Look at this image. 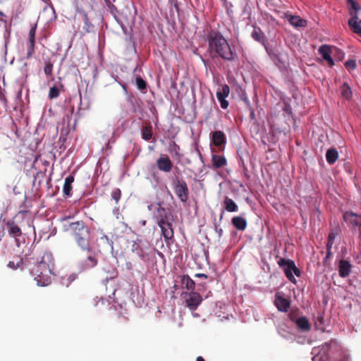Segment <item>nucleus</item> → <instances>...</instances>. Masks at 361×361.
Masks as SVG:
<instances>
[{
    "instance_id": "obj_1",
    "label": "nucleus",
    "mask_w": 361,
    "mask_h": 361,
    "mask_svg": "<svg viewBox=\"0 0 361 361\" xmlns=\"http://www.w3.org/2000/svg\"><path fill=\"white\" fill-rule=\"evenodd\" d=\"M208 51L211 54H215L224 61H233L237 54L229 45L227 40L219 32L211 31L207 35Z\"/></svg>"
},
{
    "instance_id": "obj_2",
    "label": "nucleus",
    "mask_w": 361,
    "mask_h": 361,
    "mask_svg": "<svg viewBox=\"0 0 361 361\" xmlns=\"http://www.w3.org/2000/svg\"><path fill=\"white\" fill-rule=\"evenodd\" d=\"M53 266L51 254L44 253L39 261L33 264L32 267L27 266V269L38 286H46L51 281L50 274H52Z\"/></svg>"
},
{
    "instance_id": "obj_3",
    "label": "nucleus",
    "mask_w": 361,
    "mask_h": 361,
    "mask_svg": "<svg viewBox=\"0 0 361 361\" xmlns=\"http://www.w3.org/2000/svg\"><path fill=\"white\" fill-rule=\"evenodd\" d=\"M64 230L70 232L80 249H88L90 243V231L82 221H76L64 225Z\"/></svg>"
},
{
    "instance_id": "obj_4",
    "label": "nucleus",
    "mask_w": 361,
    "mask_h": 361,
    "mask_svg": "<svg viewBox=\"0 0 361 361\" xmlns=\"http://www.w3.org/2000/svg\"><path fill=\"white\" fill-rule=\"evenodd\" d=\"M28 212L27 210L20 209L13 219L8 220L6 223V229L8 233L11 238L16 239V243L18 245V238L21 236L22 231L20 226H22L21 222L24 219L25 215Z\"/></svg>"
},
{
    "instance_id": "obj_5",
    "label": "nucleus",
    "mask_w": 361,
    "mask_h": 361,
    "mask_svg": "<svg viewBox=\"0 0 361 361\" xmlns=\"http://www.w3.org/2000/svg\"><path fill=\"white\" fill-rule=\"evenodd\" d=\"M85 255L81 257L79 262V269L81 271H85L96 267L98 264L97 255L89 243L88 249H81Z\"/></svg>"
},
{
    "instance_id": "obj_6",
    "label": "nucleus",
    "mask_w": 361,
    "mask_h": 361,
    "mask_svg": "<svg viewBox=\"0 0 361 361\" xmlns=\"http://www.w3.org/2000/svg\"><path fill=\"white\" fill-rule=\"evenodd\" d=\"M278 264L281 269H283L286 276L288 280L292 283H295L297 281L293 274L294 273L297 276H300L301 272L295 266V262L291 259L280 258L278 261Z\"/></svg>"
},
{
    "instance_id": "obj_7",
    "label": "nucleus",
    "mask_w": 361,
    "mask_h": 361,
    "mask_svg": "<svg viewBox=\"0 0 361 361\" xmlns=\"http://www.w3.org/2000/svg\"><path fill=\"white\" fill-rule=\"evenodd\" d=\"M173 188L178 198L182 202H186L189 197V189L186 182L176 178L173 181Z\"/></svg>"
},
{
    "instance_id": "obj_8",
    "label": "nucleus",
    "mask_w": 361,
    "mask_h": 361,
    "mask_svg": "<svg viewBox=\"0 0 361 361\" xmlns=\"http://www.w3.org/2000/svg\"><path fill=\"white\" fill-rule=\"evenodd\" d=\"M267 54L274 63L279 66H284L288 61L287 54L280 47L269 48L265 47Z\"/></svg>"
},
{
    "instance_id": "obj_9",
    "label": "nucleus",
    "mask_w": 361,
    "mask_h": 361,
    "mask_svg": "<svg viewBox=\"0 0 361 361\" xmlns=\"http://www.w3.org/2000/svg\"><path fill=\"white\" fill-rule=\"evenodd\" d=\"M230 94V87L228 85L224 84L222 85L221 89L216 92V98L220 103L221 107L223 109H226L228 106V102L226 98Z\"/></svg>"
},
{
    "instance_id": "obj_10",
    "label": "nucleus",
    "mask_w": 361,
    "mask_h": 361,
    "mask_svg": "<svg viewBox=\"0 0 361 361\" xmlns=\"http://www.w3.org/2000/svg\"><path fill=\"white\" fill-rule=\"evenodd\" d=\"M36 29L37 24L34 25L29 31L28 41L27 44V59H30L35 52Z\"/></svg>"
},
{
    "instance_id": "obj_11",
    "label": "nucleus",
    "mask_w": 361,
    "mask_h": 361,
    "mask_svg": "<svg viewBox=\"0 0 361 361\" xmlns=\"http://www.w3.org/2000/svg\"><path fill=\"white\" fill-rule=\"evenodd\" d=\"M289 318L290 321L295 322L297 326L303 331H308L311 329V324L306 317H300L295 318L293 312L289 314Z\"/></svg>"
},
{
    "instance_id": "obj_12",
    "label": "nucleus",
    "mask_w": 361,
    "mask_h": 361,
    "mask_svg": "<svg viewBox=\"0 0 361 361\" xmlns=\"http://www.w3.org/2000/svg\"><path fill=\"white\" fill-rule=\"evenodd\" d=\"M157 166L159 170L169 173L173 168V163L168 155H162L157 160Z\"/></svg>"
},
{
    "instance_id": "obj_13",
    "label": "nucleus",
    "mask_w": 361,
    "mask_h": 361,
    "mask_svg": "<svg viewBox=\"0 0 361 361\" xmlns=\"http://www.w3.org/2000/svg\"><path fill=\"white\" fill-rule=\"evenodd\" d=\"M202 300V298L200 293L196 292H191L188 294V297L186 298L185 302L189 309L193 311L197 308Z\"/></svg>"
},
{
    "instance_id": "obj_14",
    "label": "nucleus",
    "mask_w": 361,
    "mask_h": 361,
    "mask_svg": "<svg viewBox=\"0 0 361 361\" xmlns=\"http://www.w3.org/2000/svg\"><path fill=\"white\" fill-rule=\"evenodd\" d=\"M332 47L328 44H322L318 49L319 54L322 56L323 59L325 60L330 67L334 65V59L331 57Z\"/></svg>"
},
{
    "instance_id": "obj_15",
    "label": "nucleus",
    "mask_w": 361,
    "mask_h": 361,
    "mask_svg": "<svg viewBox=\"0 0 361 361\" xmlns=\"http://www.w3.org/2000/svg\"><path fill=\"white\" fill-rule=\"evenodd\" d=\"M212 141L213 144L219 147V150H223L226 142V137L225 134L221 130H215L212 134Z\"/></svg>"
},
{
    "instance_id": "obj_16",
    "label": "nucleus",
    "mask_w": 361,
    "mask_h": 361,
    "mask_svg": "<svg viewBox=\"0 0 361 361\" xmlns=\"http://www.w3.org/2000/svg\"><path fill=\"white\" fill-rule=\"evenodd\" d=\"M157 224L160 227L161 235L166 240H171L173 238V229L172 228L170 220L159 222Z\"/></svg>"
},
{
    "instance_id": "obj_17",
    "label": "nucleus",
    "mask_w": 361,
    "mask_h": 361,
    "mask_svg": "<svg viewBox=\"0 0 361 361\" xmlns=\"http://www.w3.org/2000/svg\"><path fill=\"white\" fill-rule=\"evenodd\" d=\"M338 270L341 278H346L352 271V264L349 261L342 259L338 262Z\"/></svg>"
},
{
    "instance_id": "obj_18",
    "label": "nucleus",
    "mask_w": 361,
    "mask_h": 361,
    "mask_svg": "<svg viewBox=\"0 0 361 361\" xmlns=\"http://www.w3.org/2000/svg\"><path fill=\"white\" fill-rule=\"evenodd\" d=\"M343 219L346 223L353 228L361 227V216L347 212L343 214Z\"/></svg>"
},
{
    "instance_id": "obj_19",
    "label": "nucleus",
    "mask_w": 361,
    "mask_h": 361,
    "mask_svg": "<svg viewBox=\"0 0 361 361\" xmlns=\"http://www.w3.org/2000/svg\"><path fill=\"white\" fill-rule=\"evenodd\" d=\"M274 304L279 311L283 312H288L290 305L288 300L279 295L278 294L276 295Z\"/></svg>"
},
{
    "instance_id": "obj_20",
    "label": "nucleus",
    "mask_w": 361,
    "mask_h": 361,
    "mask_svg": "<svg viewBox=\"0 0 361 361\" xmlns=\"http://www.w3.org/2000/svg\"><path fill=\"white\" fill-rule=\"evenodd\" d=\"M348 23L354 33L361 36V20H359L358 15L353 14V17L349 19Z\"/></svg>"
},
{
    "instance_id": "obj_21",
    "label": "nucleus",
    "mask_w": 361,
    "mask_h": 361,
    "mask_svg": "<svg viewBox=\"0 0 361 361\" xmlns=\"http://www.w3.org/2000/svg\"><path fill=\"white\" fill-rule=\"evenodd\" d=\"M157 204H158V208L154 214V217L157 220V223L158 224L159 222L171 220L170 216H169L167 211L166 210V209H164V207H161V203L158 202Z\"/></svg>"
},
{
    "instance_id": "obj_22",
    "label": "nucleus",
    "mask_w": 361,
    "mask_h": 361,
    "mask_svg": "<svg viewBox=\"0 0 361 361\" xmlns=\"http://www.w3.org/2000/svg\"><path fill=\"white\" fill-rule=\"evenodd\" d=\"M30 265V262L27 264V261H24L22 258H16L12 261H10L8 264V267L12 269H17L20 268L21 269H27V266Z\"/></svg>"
},
{
    "instance_id": "obj_23",
    "label": "nucleus",
    "mask_w": 361,
    "mask_h": 361,
    "mask_svg": "<svg viewBox=\"0 0 361 361\" xmlns=\"http://www.w3.org/2000/svg\"><path fill=\"white\" fill-rule=\"evenodd\" d=\"M212 164L214 169H220L227 164V161L222 155L213 154L212 156Z\"/></svg>"
},
{
    "instance_id": "obj_24",
    "label": "nucleus",
    "mask_w": 361,
    "mask_h": 361,
    "mask_svg": "<svg viewBox=\"0 0 361 361\" xmlns=\"http://www.w3.org/2000/svg\"><path fill=\"white\" fill-rule=\"evenodd\" d=\"M75 178L73 175H69L65 178V182L63 186V193L65 196L71 197L72 183L74 182Z\"/></svg>"
},
{
    "instance_id": "obj_25",
    "label": "nucleus",
    "mask_w": 361,
    "mask_h": 361,
    "mask_svg": "<svg viewBox=\"0 0 361 361\" xmlns=\"http://www.w3.org/2000/svg\"><path fill=\"white\" fill-rule=\"evenodd\" d=\"M233 226L239 231H244L247 227V221L242 216H234L231 219Z\"/></svg>"
},
{
    "instance_id": "obj_26",
    "label": "nucleus",
    "mask_w": 361,
    "mask_h": 361,
    "mask_svg": "<svg viewBox=\"0 0 361 361\" xmlns=\"http://www.w3.org/2000/svg\"><path fill=\"white\" fill-rule=\"evenodd\" d=\"M288 22L290 25L296 27H305L307 25L306 20L298 16H290Z\"/></svg>"
},
{
    "instance_id": "obj_27",
    "label": "nucleus",
    "mask_w": 361,
    "mask_h": 361,
    "mask_svg": "<svg viewBox=\"0 0 361 361\" xmlns=\"http://www.w3.org/2000/svg\"><path fill=\"white\" fill-rule=\"evenodd\" d=\"M10 40H11V30L6 26L5 30L3 32L4 48L2 49V51L5 56L7 54L8 45L10 43Z\"/></svg>"
},
{
    "instance_id": "obj_28",
    "label": "nucleus",
    "mask_w": 361,
    "mask_h": 361,
    "mask_svg": "<svg viewBox=\"0 0 361 361\" xmlns=\"http://www.w3.org/2000/svg\"><path fill=\"white\" fill-rule=\"evenodd\" d=\"M326 159L329 164H334L338 159V152L334 148H330L326 153Z\"/></svg>"
},
{
    "instance_id": "obj_29",
    "label": "nucleus",
    "mask_w": 361,
    "mask_h": 361,
    "mask_svg": "<svg viewBox=\"0 0 361 361\" xmlns=\"http://www.w3.org/2000/svg\"><path fill=\"white\" fill-rule=\"evenodd\" d=\"M225 209L228 212H235L238 210V207L235 202L228 197H226L224 201Z\"/></svg>"
},
{
    "instance_id": "obj_30",
    "label": "nucleus",
    "mask_w": 361,
    "mask_h": 361,
    "mask_svg": "<svg viewBox=\"0 0 361 361\" xmlns=\"http://www.w3.org/2000/svg\"><path fill=\"white\" fill-rule=\"evenodd\" d=\"M341 232V228L338 225L334 227L331 232L329 233L328 240H327V245L333 246L335 238Z\"/></svg>"
},
{
    "instance_id": "obj_31",
    "label": "nucleus",
    "mask_w": 361,
    "mask_h": 361,
    "mask_svg": "<svg viewBox=\"0 0 361 361\" xmlns=\"http://www.w3.org/2000/svg\"><path fill=\"white\" fill-rule=\"evenodd\" d=\"M180 281L181 284L184 286L188 290L194 289L195 283L188 275H183L180 276Z\"/></svg>"
},
{
    "instance_id": "obj_32",
    "label": "nucleus",
    "mask_w": 361,
    "mask_h": 361,
    "mask_svg": "<svg viewBox=\"0 0 361 361\" xmlns=\"http://www.w3.org/2000/svg\"><path fill=\"white\" fill-rule=\"evenodd\" d=\"M349 5V14L351 17H353V14L358 15V12L360 11L361 7L355 0H347Z\"/></svg>"
},
{
    "instance_id": "obj_33",
    "label": "nucleus",
    "mask_w": 361,
    "mask_h": 361,
    "mask_svg": "<svg viewBox=\"0 0 361 361\" xmlns=\"http://www.w3.org/2000/svg\"><path fill=\"white\" fill-rule=\"evenodd\" d=\"M82 18L84 21L83 30L87 33L92 32L94 30V25L90 21L85 12H82Z\"/></svg>"
},
{
    "instance_id": "obj_34",
    "label": "nucleus",
    "mask_w": 361,
    "mask_h": 361,
    "mask_svg": "<svg viewBox=\"0 0 361 361\" xmlns=\"http://www.w3.org/2000/svg\"><path fill=\"white\" fill-rule=\"evenodd\" d=\"M252 37L257 42L264 43V35L259 27H254V30L252 32Z\"/></svg>"
},
{
    "instance_id": "obj_35",
    "label": "nucleus",
    "mask_w": 361,
    "mask_h": 361,
    "mask_svg": "<svg viewBox=\"0 0 361 361\" xmlns=\"http://www.w3.org/2000/svg\"><path fill=\"white\" fill-rule=\"evenodd\" d=\"M152 137V126H145L142 128V137L145 140H149Z\"/></svg>"
},
{
    "instance_id": "obj_36",
    "label": "nucleus",
    "mask_w": 361,
    "mask_h": 361,
    "mask_svg": "<svg viewBox=\"0 0 361 361\" xmlns=\"http://www.w3.org/2000/svg\"><path fill=\"white\" fill-rule=\"evenodd\" d=\"M341 94L346 99H350L352 92L350 87L346 83H344L341 86Z\"/></svg>"
},
{
    "instance_id": "obj_37",
    "label": "nucleus",
    "mask_w": 361,
    "mask_h": 361,
    "mask_svg": "<svg viewBox=\"0 0 361 361\" xmlns=\"http://www.w3.org/2000/svg\"><path fill=\"white\" fill-rule=\"evenodd\" d=\"M135 83L137 89L140 90H145L147 89V82L142 78L141 76L138 75L135 78Z\"/></svg>"
},
{
    "instance_id": "obj_38",
    "label": "nucleus",
    "mask_w": 361,
    "mask_h": 361,
    "mask_svg": "<svg viewBox=\"0 0 361 361\" xmlns=\"http://www.w3.org/2000/svg\"><path fill=\"white\" fill-rule=\"evenodd\" d=\"M60 88L57 86L51 87L49 92V98L51 99L57 98L59 96Z\"/></svg>"
},
{
    "instance_id": "obj_39",
    "label": "nucleus",
    "mask_w": 361,
    "mask_h": 361,
    "mask_svg": "<svg viewBox=\"0 0 361 361\" xmlns=\"http://www.w3.org/2000/svg\"><path fill=\"white\" fill-rule=\"evenodd\" d=\"M121 197V191L119 188H116L115 190H114L112 191L111 197L114 200H115L116 204L120 200Z\"/></svg>"
},
{
    "instance_id": "obj_40",
    "label": "nucleus",
    "mask_w": 361,
    "mask_h": 361,
    "mask_svg": "<svg viewBox=\"0 0 361 361\" xmlns=\"http://www.w3.org/2000/svg\"><path fill=\"white\" fill-rule=\"evenodd\" d=\"M52 70H53V64L51 62H47L45 63L44 68V72L47 76L52 75Z\"/></svg>"
},
{
    "instance_id": "obj_41",
    "label": "nucleus",
    "mask_w": 361,
    "mask_h": 361,
    "mask_svg": "<svg viewBox=\"0 0 361 361\" xmlns=\"http://www.w3.org/2000/svg\"><path fill=\"white\" fill-rule=\"evenodd\" d=\"M39 161H41L43 165L44 166V171H42V173H45L47 171V167L49 166V162L48 161H42L40 158V156H38L35 158V161H34V163H33V166H35V165H37L38 164Z\"/></svg>"
},
{
    "instance_id": "obj_42",
    "label": "nucleus",
    "mask_w": 361,
    "mask_h": 361,
    "mask_svg": "<svg viewBox=\"0 0 361 361\" xmlns=\"http://www.w3.org/2000/svg\"><path fill=\"white\" fill-rule=\"evenodd\" d=\"M345 66L348 70H353L356 67V61L354 59L348 60L345 63Z\"/></svg>"
},
{
    "instance_id": "obj_43",
    "label": "nucleus",
    "mask_w": 361,
    "mask_h": 361,
    "mask_svg": "<svg viewBox=\"0 0 361 361\" xmlns=\"http://www.w3.org/2000/svg\"><path fill=\"white\" fill-rule=\"evenodd\" d=\"M332 246L327 245H326V257L324 259V262L325 263L329 259H330L332 256V252H331Z\"/></svg>"
},
{
    "instance_id": "obj_44",
    "label": "nucleus",
    "mask_w": 361,
    "mask_h": 361,
    "mask_svg": "<svg viewBox=\"0 0 361 361\" xmlns=\"http://www.w3.org/2000/svg\"><path fill=\"white\" fill-rule=\"evenodd\" d=\"M78 278V276L77 274H72L71 275H69L68 278V281L69 282H73V281H75L76 279Z\"/></svg>"
},
{
    "instance_id": "obj_45",
    "label": "nucleus",
    "mask_w": 361,
    "mask_h": 361,
    "mask_svg": "<svg viewBox=\"0 0 361 361\" xmlns=\"http://www.w3.org/2000/svg\"><path fill=\"white\" fill-rule=\"evenodd\" d=\"M118 319L121 320V322H124V323H126V322L128 321L127 317H124L123 315H122V314H119L118 315Z\"/></svg>"
},
{
    "instance_id": "obj_46",
    "label": "nucleus",
    "mask_w": 361,
    "mask_h": 361,
    "mask_svg": "<svg viewBox=\"0 0 361 361\" xmlns=\"http://www.w3.org/2000/svg\"><path fill=\"white\" fill-rule=\"evenodd\" d=\"M250 117L251 119L255 120V114L253 109H251Z\"/></svg>"
},
{
    "instance_id": "obj_47",
    "label": "nucleus",
    "mask_w": 361,
    "mask_h": 361,
    "mask_svg": "<svg viewBox=\"0 0 361 361\" xmlns=\"http://www.w3.org/2000/svg\"><path fill=\"white\" fill-rule=\"evenodd\" d=\"M195 276L197 277H200V278H204V279H207V276L204 274H197L195 275Z\"/></svg>"
},
{
    "instance_id": "obj_48",
    "label": "nucleus",
    "mask_w": 361,
    "mask_h": 361,
    "mask_svg": "<svg viewBox=\"0 0 361 361\" xmlns=\"http://www.w3.org/2000/svg\"><path fill=\"white\" fill-rule=\"evenodd\" d=\"M4 235H5V232L2 229L1 231H0V240L2 239V238L4 236Z\"/></svg>"
},
{
    "instance_id": "obj_49",
    "label": "nucleus",
    "mask_w": 361,
    "mask_h": 361,
    "mask_svg": "<svg viewBox=\"0 0 361 361\" xmlns=\"http://www.w3.org/2000/svg\"><path fill=\"white\" fill-rule=\"evenodd\" d=\"M140 256L144 260L147 259V255L145 253H143V255H140Z\"/></svg>"
},
{
    "instance_id": "obj_50",
    "label": "nucleus",
    "mask_w": 361,
    "mask_h": 361,
    "mask_svg": "<svg viewBox=\"0 0 361 361\" xmlns=\"http://www.w3.org/2000/svg\"><path fill=\"white\" fill-rule=\"evenodd\" d=\"M196 361H205L204 359L202 356H198L196 358Z\"/></svg>"
},
{
    "instance_id": "obj_51",
    "label": "nucleus",
    "mask_w": 361,
    "mask_h": 361,
    "mask_svg": "<svg viewBox=\"0 0 361 361\" xmlns=\"http://www.w3.org/2000/svg\"><path fill=\"white\" fill-rule=\"evenodd\" d=\"M245 102H246L247 105L249 106V108L251 109V107H250V103L249 102V99L247 98H245Z\"/></svg>"
},
{
    "instance_id": "obj_52",
    "label": "nucleus",
    "mask_w": 361,
    "mask_h": 361,
    "mask_svg": "<svg viewBox=\"0 0 361 361\" xmlns=\"http://www.w3.org/2000/svg\"><path fill=\"white\" fill-rule=\"evenodd\" d=\"M222 232H223L222 228H220L219 231V234L220 236L221 235Z\"/></svg>"
},
{
    "instance_id": "obj_53",
    "label": "nucleus",
    "mask_w": 361,
    "mask_h": 361,
    "mask_svg": "<svg viewBox=\"0 0 361 361\" xmlns=\"http://www.w3.org/2000/svg\"><path fill=\"white\" fill-rule=\"evenodd\" d=\"M339 54L341 55V57L343 58L344 56V54L340 51H338Z\"/></svg>"
},
{
    "instance_id": "obj_54",
    "label": "nucleus",
    "mask_w": 361,
    "mask_h": 361,
    "mask_svg": "<svg viewBox=\"0 0 361 361\" xmlns=\"http://www.w3.org/2000/svg\"><path fill=\"white\" fill-rule=\"evenodd\" d=\"M152 205H149V206H148V209H149V210H151V209H152Z\"/></svg>"
},
{
    "instance_id": "obj_55",
    "label": "nucleus",
    "mask_w": 361,
    "mask_h": 361,
    "mask_svg": "<svg viewBox=\"0 0 361 361\" xmlns=\"http://www.w3.org/2000/svg\"><path fill=\"white\" fill-rule=\"evenodd\" d=\"M59 86H60V87H61V88H63V84L60 83V85H59Z\"/></svg>"
},
{
    "instance_id": "obj_56",
    "label": "nucleus",
    "mask_w": 361,
    "mask_h": 361,
    "mask_svg": "<svg viewBox=\"0 0 361 361\" xmlns=\"http://www.w3.org/2000/svg\"><path fill=\"white\" fill-rule=\"evenodd\" d=\"M0 15L1 16H4V13L0 11Z\"/></svg>"
}]
</instances>
